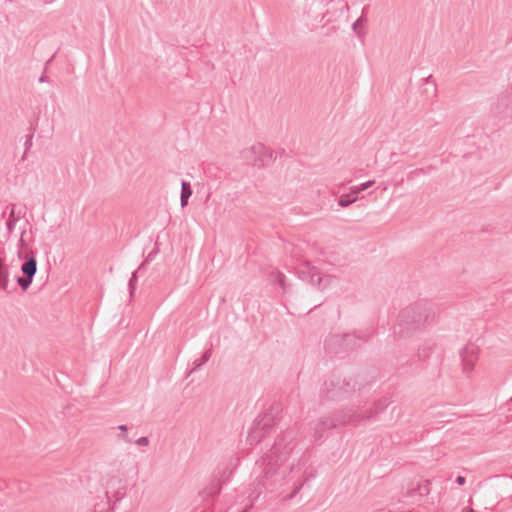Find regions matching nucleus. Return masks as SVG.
Here are the masks:
<instances>
[{
	"label": "nucleus",
	"mask_w": 512,
	"mask_h": 512,
	"mask_svg": "<svg viewBox=\"0 0 512 512\" xmlns=\"http://www.w3.org/2000/svg\"><path fill=\"white\" fill-rule=\"evenodd\" d=\"M436 313L432 305L416 302L401 310L394 334L406 338L430 326L435 321Z\"/></svg>",
	"instance_id": "f257e3e1"
},
{
	"label": "nucleus",
	"mask_w": 512,
	"mask_h": 512,
	"mask_svg": "<svg viewBox=\"0 0 512 512\" xmlns=\"http://www.w3.org/2000/svg\"><path fill=\"white\" fill-rule=\"evenodd\" d=\"M387 399L380 400L377 404H375V410L372 409H356L353 411H349L348 413L337 412L333 414L330 418H321L317 420L311 426L313 430V438L314 441H319L323 438L326 431L332 428H337L347 423H360L363 420H369L375 417L376 414L382 412L388 406Z\"/></svg>",
	"instance_id": "f03ea898"
},
{
	"label": "nucleus",
	"mask_w": 512,
	"mask_h": 512,
	"mask_svg": "<svg viewBox=\"0 0 512 512\" xmlns=\"http://www.w3.org/2000/svg\"><path fill=\"white\" fill-rule=\"evenodd\" d=\"M25 234L26 231L23 230L17 242V257L24 260V262L20 267L23 275L17 277L16 282L23 291L30 287L37 272L36 252L29 248V244L25 240Z\"/></svg>",
	"instance_id": "7ed1b4c3"
},
{
	"label": "nucleus",
	"mask_w": 512,
	"mask_h": 512,
	"mask_svg": "<svg viewBox=\"0 0 512 512\" xmlns=\"http://www.w3.org/2000/svg\"><path fill=\"white\" fill-rule=\"evenodd\" d=\"M278 409L270 407L264 413L260 414L253 422L246 438L250 446L259 444L268 435L278 423Z\"/></svg>",
	"instance_id": "20e7f679"
},
{
	"label": "nucleus",
	"mask_w": 512,
	"mask_h": 512,
	"mask_svg": "<svg viewBox=\"0 0 512 512\" xmlns=\"http://www.w3.org/2000/svg\"><path fill=\"white\" fill-rule=\"evenodd\" d=\"M369 333L332 334L325 340V347L333 353L345 352L356 347V341H367Z\"/></svg>",
	"instance_id": "39448f33"
},
{
	"label": "nucleus",
	"mask_w": 512,
	"mask_h": 512,
	"mask_svg": "<svg viewBox=\"0 0 512 512\" xmlns=\"http://www.w3.org/2000/svg\"><path fill=\"white\" fill-rule=\"evenodd\" d=\"M355 391V383L332 376L324 382L321 390L322 397L328 400H342Z\"/></svg>",
	"instance_id": "423d86ee"
},
{
	"label": "nucleus",
	"mask_w": 512,
	"mask_h": 512,
	"mask_svg": "<svg viewBox=\"0 0 512 512\" xmlns=\"http://www.w3.org/2000/svg\"><path fill=\"white\" fill-rule=\"evenodd\" d=\"M243 159L253 163L256 166H264L267 164L265 158L273 159V152L261 144L253 145L242 152Z\"/></svg>",
	"instance_id": "0eeeda50"
},
{
	"label": "nucleus",
	"mask_w": 512,
	"mask_h": 512,
	"mask_svg": "<svg viewBox=\"0 0 512 512\" xmlns=\"http://www.w3.org/2000/svg\"><path fill=\"white\" fill-rule=\"evenodd\" d=\"M232 474V470L228 472L226 476V470L223 472V475L219 479L212 480L201 492L200 497L203 501L207 503H212L220 494L222 489V484L228 480L229 476Z\"/></svg>",
	"instance_id": "6e6552de"
},
{
	"label": "nucleus",
	"mask_w": 512,
	"mask_h": 512,
	"mask_svg": "<svg viewBox=\"0 0 512 512\" xmlns=\"http://www.w3.org/2000/svg\"><path fill=\"white\" fill-rule=\"evenodd\" d=\"M270 284L274 287L275 291L284 295L290 291V283L286 275L278 269H273L268 274Z\"/></svg>",
	"instance_id": "1a4fd4ad"
},
{
	"label": "nucleus",
	"mask_w": 512,
	"mask_h": 512,
	"mask_svg": "<svg viewBox=\"0 0 512 512\" xmlns=\"http://www.w3.org/2000/svg\"><path fill=\"white\" fill-rule=\"evenodd\" d=\"M463 371L469 373L474 369L477 360V348L474 345H466L460 350Z\"/></svg>",
	"instance_id": "9d476101"
},
{
	"label": "nucleus",
	"mask_w": 512,
	"mask_h": 512,
	"mask_svg": "<svg viewBox=\"0 0 512 512\" xmlns=\"http://www.w3.org/2000/svg\"><path fill=\"white\" fill-rule=\"evenodd\" d=\"M318 271L319 270L315 266H312L310 262L304 261L297 267L296 274L299 279L306 281L313 286Z\"/></svg>",
	"instance_id": "9b49d317"
},
{
	"label": "nucleus",
	"mask_w": 512,
	"mask_h": 512,
	"mask_svg": "<svg viewBox=\"0 0 512 512\" xmlns=\"http://www.w3.org/2000/svg\"><path fill=\"white\" fill-rule=\"evenodd\" d=\"M334 281H337V277L329 274L322 275L319 271L317 273L315 282L313 284V287L317 288L318 290H325L329 286L333 284Z\"/></svg>",
	"instance_id": "f8f14e48"
},
{
	"label": "nucleus",
	"mask_w": 512,
	"mask_h": 512,
	"mask_svg": "<svg viewBox=\"0 0 512 512\" xmlns=\"http://www.w3.org/2000/svg\"><path fill=\"white\" fill-rule=\"evenodd\" d=\"M19 219H20V215H16L15 205L12 204L11 205V209L9 211L8 219L6 221V230H7V237L8 238L14 232L15 226H16L17 222L19 221Z\"/></svg>",
	"instance_id": "ddd939ff"
},
{
	"label": "nucleus",
	"mask_w": 512,
	"mask_h": 512,
	"mask_svg": "<svg viewBox=\"0 0 512 512\" xmlns=\"http://www.w3.org/2000/svg\"><path fill=\"white\" fill-rule=\"evenodd\" d=\"M8 285H9V268L3 262V260L0 259V290L6 292L8 290Z\"/></svg>",
	"instance_id": "4468645a"
},
{
	"label": "nucleus",
	"mask_w": 512,
	"mask_h": 512,
	"mask_svg": "<svg viewBox=\"0 0 512 512\" xmlns=\"http://www.w3.org/2000/svg\"><path fill=\"white\" fill-rule=\"evenodd\" d=\"M193 191L189 182L182 180L181 182V194H180V203L181 207L184 208L188 205V200L191 197Z\"/></svg>",
	"instance_id": "2eb2a0df"
},
{
	"label": "nucleus",
	"mask_w": 512,
	"mask_h": 512,
	"mask_svg": "<svg viewBox=\"0 0 512 512\" xmlns=\"http://www.w3.org/2000/svg\"><path fill=\"white\" fill-rule=\"evenodd\" d=\"M211 356H212V349L211 348L206 349L204 351V353L202 354L201 358L199 360L194 361V363H193L194 366L191 369L190 373H193L194 371H197L198 369H200L204 364H206V362L209 361Z\"/></svg>",
	"instance_id": "dca6fc26"
},
{
	"label": "nucleus",
	"mask_w": 512,
	"mask_h": 512,
	"mask_svg": "<svg viewBox=\"0 0 512 512\" xmlns=\"http://www.w3.org/2000/svg\"><path fill=\"white\" fill-rule=\"evenodd\" d=\"M357 200V196H352L349 194H343L338 199V204L341 207H348L352 203H354Z\"/></svg>",
	"instance_id": "f3484780"
},
{
	"label": "nucleus",
	"mask_w": 512,
	"mask_h": 512,
	"mask_svg": "<svg viewBox=\"0 0 512 512\" xmlns=\"http://www.w3.org/2000/svg\"><path fill=\"white\" fill-rule=\"evenodd\" d=\"M368 22V19L361 15L353 24H352V30L357 34V35H361L362 32L359 30V27L360 26H363L365 25L366 23Z\"/></svg>",
	"instance_id": "a211bd4d"
},
{
	"label": "nucleus",
	"mask_w": 512,
	"mask_h": 512,
	"mask_svg": "<svg viewBox=\"0 0 512 512\" xmlns=\"http://www.w3.org/2000/svg\"><path fill=\"white\" fill-rule=\"evenodd\" d=\"M140 271L135 270L132 275H131V278L129 279V282H128V287H129V293H130V296L132 297L134 292H135V289H136V281H137V275Z\"/></svg>",
	"instance_id": "6ab92c4d"
},
{
	"label": "nucleus",
	"mask_w": 512,
	"mask_h": 512,
	"mask_svg": "<svg viewBox=\"0 0 512 512\" xmlns=\"http://www.w3.org/2000/svg\"><path fill=\"white\" fill-rule=\"evenodd\" d=\"M430 481L426 480L425 483L422 486L418 487L419 495L420 496H426L430 492Z\"/></svg>",
	"instance_id": "aec40b11"
},
{
	"label": "nucleus",
	"mask_w": 512,
	"mask_h": 512,
	"mask_svg": "<svg viewBox=\"0 0 512 512\" xmlns=\"http://www.w3.org/2000/svg\"><path fill=\"white\" fill-rule=\"evenodd\" d=\"M33 145V133L26 136L25 142H24V148H25V154H28L29 150L31 149Z\"/></svg>",
	"instance_id": "412c9836"
},
{
	"label": "nucleus",
	"mask_w": 512,
	"mask_h": 512,
	"mask_svg": "<svg viewBox=\"0 0 512 512\" xmlns=\"http://www.w3.org/2000/svg\"><path fill=\"white\" fill-rule=\"evenodd\" d=\"M303 484H304L303 481L297 482V484L295 485V488L293 489L292 493L289 496L290 499L294 498L299 493V491L303 487Z\"/></svg>",
	"instance_id": "4be33fe9"
},
{
	"label": "nucleus",
	"mask_w": 512,
	"mask_h": 512,
	"mask_svg": "<svg viewBox=\"0 0 512 512\" xmlns=\"http://www.w3.org/2000/svg\"><path fill=\"white\" fill-rule=\"evenodd\" d=\"M429 351H430V347L429 348H419L418 349V352H417V356L419 357V359H425L428 357L429 355Z\"/></svg>",
	"instance_id": "5701e85b"
},
{
	"label": "nucleus",
	"mask_w": 512,
	"mask_h": 512,
	"mask_svg": "<svg viewBox=\"0 0 512 512\" xmlns=\"http://www.w3.org/2000/svg\"><path fill=\"white\" fill-rule=\"evenodd\" d=\"M149 443H150V441H149L148 437H146V436L140 437L135 441V444L138 446H148Z\"/></svg>",
	"instance_id": "b1692460"
},
{
	"label": "nucleus",
	"mask_w": 512,
	"mask_h": 512,
	"mask_svg": "<svg viewBox=\"0 0 512 512\" xmlns=\"http://www.w3.org/2000/svg\"><path fill=\"white\" fill-rule=\"evenodd\" d=\"M153 259V255L152 253H149L148 256L146 257V259L140 264V266L138 267V271H142L146 264L151 261Z\"/></svg>",
	"instance_id": "393cba45"
},
{
	"label": "nucleus",
	"mask_w": 512,
	"mask_h": 512,
	"mask_svg": "<svg viewBox=\"0 0 512 512\" xmlns=\"http://www.w3.org/2000/svg\"><path fill=\"white\" fill-rule=\"evenodd\" d=\"M373 184H374V181L370 180V181L363 182V183L359 184V188L364 191V190L368 189L369 187H371Z\"/></svg>",
	"instance_id": "a878e982"
},
{
	"label": "nucleus",
	"mask_w": 512,
	"mask_h": 512,
	"mask_svg": "<svg viewBox=\"0 0 512 512\" xmlns=\"http://www.w3.org/2000/svg\"><path fill=\"white\" fill-rule=\"evenodd\" d=\"M361 191H363V190L359 188V185H356V186H353L350 188V194L352 196H356Z\"/></svg>",
	"instance_id": "bb28decb"
},
{
	"label": "nucleus",
	"mask_w": 512,
	"mask_h": 512,
	"mask_svg": "<svg viewBox=\"0 0 512 512\" xmlns=\"http://www.w3.org/2000/svg\"><path fill=\"white\" fill-rule=\"evenodd\" d=\"M455 481L458 485H464L466 483V478L461 475H458Z\"/></svg>",
	"instance_id": "cd10ccee"
},
{
	"label": "nucleus",
	"mask_w": 512,
	"mask_h": 512,
	"mask_svg": "<svg viewBox=\"0 0 512 512\" xmlns=\"http://www.w3.org/2000/svg\"><path fill=\"white\" fill-rule=\"evenodd\" d=\"M118 438H119V439H121V440H123V441H125V442H127V443H130V442H131V439L128 437V435H127V434H119V435H118Z\"/></svg>",
	"instance_id": "c85d7f7f"
},
{
	"label": "nucleus",
	"mask_w": 512,
	"mask_h": 512,
	"mask_svg": "<svg viewBox=\"0 0 512 512\" xmlns=\"http://www.w3.org/2000/svg\"><path fill=\"white\" fill-rule=\"evenodd\" d=\"M48 81V78L45 74H42L39 78V82L43 83V82H47Z\"/></svg>",
	"instance_id": "c756f323"
},
{
	"label": "nucleus",
	"mask_w": 512,
	"mask_h": 512,
	"mask_svg": "<svg viewBox=\"0 0 512 512\" xmlns=\"http://www.w3.org/2000/svg\"><path fill=\"white\" fill-rule=\"evenodd\" d=\"M118 429L121 431V433H124L127 431L128 427L126 425H119Z\"/></svg>",
	"instance_id": "7c9ffc66"
},
{
	"label": "nucleus",
	"mask_w": 512,
	"mask_h": 512,
	"mask_svg": "<svg viewBox=\"0 0 512 512\" xmlns=\"http://www.w3.org/2000/svg\"><path fill=\"white\" fill-rule=\"evenodd\" d=\"M368 9H369V5L364 6L363 9H362V14L361 15L364 16V14L368 11Z\"/></svg>",
	"instance_id": "2f4dec72"
},
{
	"label": "nucleus",
	"mask_w": 512,
	"mask_h": 512,
	"mask_svg": "<svg viewBox=\"0 0 512 512\" xmlns=\"http://www.w3.org/2000/svg\"><path fill=\"white\" fill-rule=\"evenodd\" d=\"M291 256L298 257V253L295 250H293V251H291Z\"/></svg>",
	"instance_id": "473e14b6"
},
{
	"label": "nucleus",
	"mask_w": 512,
	"mask_h": 512,
	"mask_svg": "<svg viewBox=\"0 0 512 512\" xmlns=\"http://www.w3.org/2000/svg\"><path fill=\"white\" fill-rule=\"evenodd\" d=\"M234 462V467H236L238 465V462H239V459L238 458H235L234 460H232Z\"/></svg>",
	"instance_id": "72a5a7b5"
},
{
	"label": "nucleus",
	"mask_w": 512,
	"mask_h": 512,
	"mask_svg": "<svg viewBox=\"0 0 512 512\" xmlns=\"http://www.w3.org/2000/svg\"><path fill=\"white\" fill-rule=\"evenodd\" d=\"M55 55H53L47 62H46V65H48L49 63L52 62V60L54 59Z\"/></svg>",
	"instance_id": "f704fd0d"
},
{
	"label": "nucleus",
	"mask_w": 512,
	"mask_h": 512,
	"mask_svg": "<svg viewBox=\"0 0 512 512\" xmlns=\"http://www.w3.org/2000/svg\"><path fill=\"white\" fill-rule=\"evenodd\" d=\"M462 512H474V510L473 509H463Z\"/></svg>",
	"instance_id": "c9c22d12"
},
{
	"label": "nucleus",
	"mask_w": 512,
	"mask_h": 512,
	"mask_svg": "<svg viewBox=\"0 0 512 512\" xmlns=\"http://www.w3.org/2000/svg\"><path fill=\"white\" fill-rule=\"evenodd\" d=\"M26 158H27V154H25V153H24V154H23V156H22V158H21V160H22V161H25V160H26Z\"/></svg>",
	"instance_id": "e433bc0d"
},
{
	"label": "nucleus",
	"mask_w": 512,
	"mask_h": 512,
	"mask_svg": "<svg viewBox=\"0 0 512 512\" xmlns=\"http://www.w3.org/2000/svg\"><path fill=\"white\" fill-rule=\"evenodd\" d=\"M431 78H432V76H431V75H429V76L425 79V81H426V82H429Z\"/></svg>",
	"instance_id": "4c0bfd02"
},
{
	"label": "nucleus",
	"mask_w": 512,
	"mask_h": 512,
	"mask_svg": "<svg viewBox=\"0 0 512 512\" xmlns=\"http://www.w3.org/2000/svg\"><path fill=\"white\" fill-rule=\"evenodd\" d=\"M510 401L512 402V397L510 398Z\"/></svg>",
	"instance_id": "58836bf2"
}]
</instances>
